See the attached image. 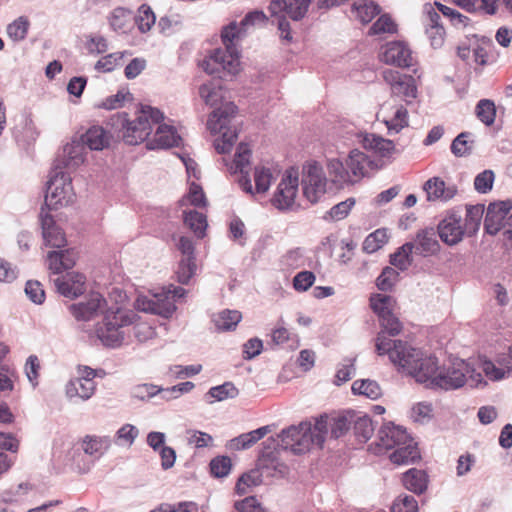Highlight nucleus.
<instances>
[{
	"label": "nucleus",
	"instance_id": "nucleus-1",
	"mask_svg": "<svg viewBox=\"0 0 512 512\" xmlns=\"http://www.w3.org/2000/svg\"><path fill=\"white\" fill-rule=\"evenodd\" d=\"M377 354L387 355L398 371L407 373L428 388L432 387L434 382L432 379L435 378L440 367L435 356L425 354L407 342H390L383 334L377 341Z\"/></svg>",
	"mask_w": 512,
	"mask_h": 512
},
{
	"label": "nucleus",
	"instance_id": "nucleus-2",
	"mask_svg": "<svg viewBox=\"0 0 512 512\" xmlns=\"http://www.w3.org/2000/svg\"><path fill=\"white\" fill-rule=\"evenodd\" d=\"M328 432L327 419L321 418L314 425L302 422L282 430L279 437L281 446L294 454H302L312 447L321 448Z\"/></svg>",
	"mask_w": 512,
	"mask_h": 512
},
{
	"label": "nucleus",
	"instance_id": "nucleus-3",
	"mask_svg": "<svg viewBox=\"0 0 512 512\" xmlns=\"http://www.w3.org/2000/svg\"><path fill=\"white\" fill-rule=\"evenodd\" d=\"M137 319L138 315L133 310L111 307L105 312L103 322L96 328V335L104 346L118 348L129 338V327Z\"/></svg>",
	"mask_w": 512,
	"mask_h": 512
},
{
	"label": "nucleus",
	"instance_id": "nucleus-4",
	"mask_svg": "<svg viewBox=\"0 0 512 512\" xmlns=\"http://www.w3.org/2000/svg\"><path fill=\"white\" fill-rule=\"evenodd\" d=\"M164 113L150 105H141L133 120L127 118L126 113L118 115L117 122L123 129V139L129 145H136L151 134L153 126L163 121Z\"/></svg>",
	"mask_w": 512,
	"mask_h": 512
},
{
	"label": "nucleus",
	"instance_id": "nucleus-5",
	"mask_svg": "<svg viewBox=\"0 0 512 512\" xmlns=\"http://www.w3.org/2000/svg\"><path fill=\"white\" fill-rule=\"evenodd\" d=\"M236 112L237 107L232 102H226L215 109L207 121V128L211 134H220L214 140V147L220 154L230 152L237 140L236 128L231 124Z\"/></svg>",
	"mask_w": 512,
	"mask_h": 512
},
{
	"label": "nucleus",
	"instance_id": "nucleus-6",
	"mask_svg": "<svg viewBox=\"0 0 512 512\" xmlns=\"http://www.w3.org/2000/svg\"><path fill=\"white\" fill-rule=\"evenodd\" d=\"M432 380L434 382L431 388L446 391L461 388L466 383L472 387H478L483 383L482 374L475 372L464 360H457L449 366L439 367L437 375Z\"/></svg>",
	"mask_w": 512,
	"mask_h": 512
},
{
	"label": "nucleus",
	"instance_id": "nucleus-7",
	"mask_svg": "<svg viewBox=\"0 0 512 512\" xmlns=\"http://www.w3.org/2000/svg\"><path fill=\"white\" fill-rule=\"evenodd\" d=\"M202 69L209 75L232 79L241 71L238 49L217 48L201 62Z\"/></svg>",
	"mask_w": 512,
	"mask_h": 512
},
{
	"label": "nucleus",
	"instance_id": "nucleus-8",
	"mask_svg": "<svg viewBox=\"0 0 512 512\" xmlns=\"http://www.w3.org/2000/svg\"><path fill=\"white\" fill-rule=\"evenodd\" d=\"M74 198L70 175L61 169H54L47 182L45 205L49 209H58L72 203Z\"/></svg>",
	"mask_w": 512,
	"mask_h": 512
},
{
	"label": "nucleus",
	"instance_id": "nucleus-9",
	"mask_svg": "<svg viewBox=\"0 0 512 512\" xmlns=\"http://www.w3.org/2000/svg\"><path fill=\"white\" fill-rule=\"evenodd\" d=\"M327 177L323 167L315 162H308L302 169V190L304 197L312 204L317 203L327 191Z\"/></svg>",
	"mask_w": 512,
	"mask_h": 512
},
{
	"label": "nucleus",
	"instance_id": "nucleus-10",
	"mask_svg": "<svg viewBox=\"0 0 512 512\" xmlns=\"http://www.w3.org/2000/svg\"><path fill=\"white\" fill-rule=\"evenodd\" d=\"M299 179L294 169H289L283 175L277 190L271 200L272 204L279 210L292 207L298 192Z\"/></svg>",
	"mask_w": 512,
	"mask_h": 512
},
{
	"label": "nucleus",
	"instance_id": "nucleus-11",
	"mask_svg": "<svg viewBox=\"0 0 512 512\" xmlns=\"http://www.w3.org/2000/svg\"><path fill=\"white\" fill-rule=\"evenodd\" d=\"M135 307L139 311L160 315L164 318L171 317L176 310L175 303L166 289L154 294L151 298L139 296L136 299Z\"/></svg>",
	"mask_w": 512,
	"mask_h": 512
},
{
	"label": "nucleus",
	"instance_id": "nucleus-12",
	"mask_svg": "<svg viewBox=\"0 0 512 512\" xmlns=\"http://www.w3.org/2000/svg\"><path fill=\"white\" fill-rule=\"evenodd\" d=\"M408 437L409 435L403 427L396 426L393 423H385L378 431L375 446L370 447V449L375 454H380L405 444Z\"/></svg>",
	"mask_w": 512,
	"mask_h": 512
},
{
	"label": "nucleus",
	"instance_id": "nucleus-13",
	"mask_svg": "<svg viewBox=\"0 0 512 512\" xmlns=\"http://www.w3.org/2000/svg\"><path fill=\"white\" fill-rule=\"evenodd\" d=\"M382 77L387 85H389L391 93L396 96L408 99H414L417 96V88L414 78L405 75L393 69H384Z\"/></svg>",
	"mask_w": 512,
	"mask_h": 512
},
{
	"label": "nucleus",
	"instance_id": "nucleus-14",
	"mask_svg": "<svg viewBox=\"0 0 512 512\" xmlns=\"http://www.w3.org/2000/svg\"><path fill=\"white\" fill-rule=\"evenodd\" d=\"M277 170L266 165H258L254 170L255 188H253L250 178L247 175L241 176L239 179L240 187L247 193L265 194L272 181L276 178Z\"/></svg>",
	"mask_w": 512,
	"mask_h": 512
},
{
	"label": "nucleus",
	"instance_id": "nucleus-15",
	"mask_svg": "<svg viewBox=\"0 0 512 512\" xmlns=\"http://www.w3.org/2000/svg\"><path fill=\"white\" fill-rule=\"evenodd\" d=\"M512 209V201L491 203L486 212L484 226L487 233L497 234L501 229H507V217Z\"/></svg>",
	"mask_w": 512,
	"mask_h": 512
},
{
	"label": "nucleus",
	"instance_id": "nucleus-16",
	"mask_svg": "<svg viewBox=\"0 0 512 512\" xmlns=\"http://www.w3.org/2000/svg\"><path fill=\"white\" fill-rule=\"evenodd\" d=\"M380 59L387 65L407 68L413 65L410 48L403 42H390L383 47Z\"/></svg>",
	"mask_w": 512,
	"mask_h": 512
},
{
	"label": "nucleus",
	"instance_id": "nucleus-17",
	"mask_svg": "<svg viewBox=\"0 0 512 512\" xmlns=\"http://www.w3.org/2000/svg\"><path fill=\"white\" fill-rule=\"evenodd\" d=\"M106 305V300L100 293L92 292L84 301L71 305L70 310L77 320L88 321L103 311Z\"/></svg>",
	"mask_w": 512,
	"mask_h": 512
},
{
	"label": "nucleus",
	"instance_id": "nucleus-18",
	"mask_svg": "<svg viewBox=\"0 0 512 512\" xmlns=\"http://www.w3.org/2000/svg\"><path fill=\"white\" fill-rule=\"evenodd\" d=\"M153 138L148 141V149H167L179 146L182 138L176 128L170 124L159 122Z\"/></svg>",
	"mask_w": 512,
	"mask_h": 512
},
{
	"label": "nucleus",
	"instance_id": "nucleus-19",
	"mask_svg": "<svg viewBox=\"0 0 512 512\" xmlns=\"http://www.w3.org/2000/svg\"><path fill=\"white\" fill-rule=\"evenodd\" d=\"M465 230L461 224V217L456 214L446 216L438 224V235L447 245L453 246L462 241Z\"/></svg>",
	"mask_w": 512,
	"mask_h": 512
},
{
	"label": "nucleus",
	"instance_id": "nucleus-20",
	"mask_svg": "<svg viewBox=\"0 0 512 512\" xmlns=\"http://www.w3.org/2000/svg\"><path fill=\"white\" fill-rule=\"evenodd\" d=\"M85 276L77 272H68L54 279L55 286L60 294L74 298L85 291Z\"/></svg>",
	"mask_w": 512,
	"mask_h": 512
},
{
	"label": "nucleus",
	"instance_id": "nucleus-21",
	"mask_svg": "<svg viewBox=\"0 0 512 512\" xmlns=\"http://www.w3.org/2000/svg\"><path fill=\"white\" fill-rule=\"evenodd\" d=\"M40 223L42 228V236L45 244L54 248H62L66 245L65 234L56 224L54 219L43 210L40 214Z\"/></svg>",
	"mask_w": 512,
	"mask_h": 512
},
{
	"label": "nucleus",
	"instance_id": "nucleus-22",
	"mask_svg": "<svg viewBox=\"0 0 512 512\" xmlns=\"http://www.w3.org/2000/svg\"><path fill=\"white\" fill-rule=\"evenodd\" d=\"M311 1L312 0H272L269 5V10L273 15L286 12L290 18L297 21L306 15Z\"/></svg>",
	"mask_w": 512,
	"mask_h": 512
},
{
	"label": "nucleus",
	"instance_id": "nucleus-23",
	"mask_svg": "<svg viewBox=\"0 0 512 512\" xmlns=\"http://www.w3.org/2000/svg\"><path fill=\"white\" fill-rule=\"evenodd\" d=\"M346 166L354 182L366 176L370 170H373L374 162L368 156L358 149L352 150L346 160Z\"/></svg>",
	"mask_w": 512,
	"mask_h": 512
},
{
	"label": "nucleus",
	"instance_id": "nucleus-24",
	"mask_svg": "<svg viewBox=\"0 0 512 512\" xmlns=\"http://www.w3.org/2000/svg\"><path fill=\"white\" fill-rule=\"evenodd\" d=\"M428 201H448L452 199L457 190L454 186H446L439 177L428 179L423 186Z\"/></svg>",
	"mask_w": 512,
	"mask_h": 512
},
{
	"label": "nucleus",
	"instance_id": "nucleus-25",
	"mask_svg": "<svg viewBox=\"0 0 512 512\" xmlns=\"http://www.w3.org/2000/svg\"><path fill=\"white\" fill-rule=\"evenodd\" d=\"M360 143L369 151H372L380 157H389L395 151L393 141L384 139L373 133H365L360 135Z\"/></svg>",
	"mask_w": 512,
	"mask_h": 512
},
{
	"label": "nucleus",
	"instance_id": "nucleus-26",
	"mask_svg": "<svg viewBox=\"0 0 512 512\" xmlns=\"http://www.w3.org/2000/svg\"><path fill=\"white\" fill-rule=\"evenodd\" d=\"M412 243L414 244L413 250L415 253L422 256L436 254L440 249L436 232L433 229L419 231Z\"/></svg>",
	"mask_w": 512,
	"mask_h": 512
},
{
	"label": "nucleus",
	"instance_id": "nucleus-27",
	"mask_svg": "<svg viewBox=\"0 0 512 512\" xmlns=\"http://www.w3.org/2000/svg\"><path fill=\"white\" fill-rule=\"evenodd\" d=\"M85 160V146L82 139H72L64 145L61 162L67 168H76Z\"/></svg>",
	"mask_w": 512,
	"mask_h": 512
},
{
	"label": "nucleus",
	"instance_id": "nucleus-28",
	"mask_svg": "<svg viewBox=\"0 0 512 512\" xmlns=\"http://www.w3.org/2000/svg\"><path fill=\"white\" fill-rule=\"evenodd\" d=\"M390 454V460L397 465H408L414 463L420 458V452L417 443L409 436L405 444L399 445L393 449Z\"/></svg>",
	"mask_w": 512,
	"mask_h": 512
},
{
	"label": "nucleus",
	"instance_id": "nucleus-29",
	"mask_svg": "<svg viewBox=\"0 0 512 512\" xmlns=\"http://www.w3.org/2000/svg\"><path fill=\"white\" fill-rule=\"evenodd\" d=\"M95 389V382H88L75 377L66 384L65 393L70 400L78 398L86 401L93 396Z\"/></svg>",
	"mask_w": 512,
	"mask_h": 512
},
{
	"label": "nucleus",
	"instance_id": "nucleus-30",
	"mask_svg": "<svg viewBox=\"0 0 512 512\" xmlns=\"http://www.w3.org/2000/svg\"><path fill=\"white\" fill-rule=\"evenodd\" d=\"M380 13V7L371 0H354L351 6V17L362 24L369 23Z\"/></svg>",
	"mask_w": 512,
	"mask_h": 512
},
{
	"label": "nucleus",
	"instance_id": "nucleus-31",
	"mask_svg": "<svg viewBox=\"0 0 512 512\" xmlns=\"http://www.w3.org/2000/svg\"><path fill=\"white\" fill-rule=\"evenodd\" d=\"M91 150H103L110 144L111 135L101 126H93L81 137Z\"/></svg>",
	"mask_w": 512,
	"mask_h": 512
},
{
	"label": "nucleus",
	"instance_id": "nucleus-32",
	"mask_svg": "<svg viewBox=\"0 0 512 512\" xmlns=\"http://www.w3.org/2000/svg\"><path fill=\"white\" fill-rule=\"evenodd\" d=\"M402 482L407 490L422 494L427 489L428 477L423 470L413 468L404 473Z\"/></svg>",
	"mask_w": 512,
	"mask_h": 512
},
{
	"label": "nucleus",
	"instance_id": "nucleus-33",
	"mask_svg": "<svg viewBox=\"0 0 512 512\" xmlns=\"http://www.w3.org/2000/svg\"><path fill=\"white\" fill-rule=\"evenodd\" d=\"M251 149L248 144L240 143L237 147L234 159L231 163H228L226 159H223L226 166L231 173L240 172L244 175L246 168L250 165Z\"/></svg>",
	"mask_w": 512,
	"mask_h": 512
},
{
	"label": "nucleus",
	"instance_id": "nucleus-34",
	"mask_svg": "<svg viewBox=\"0 0 512 512\" xmlns=\"http://www.w3.org/2000/svg\"><path fill=\"white\" fill-rule=\"evenodd\" d=\"M270 431L269 426H263L248 433L241 434L230 441V448L236 450L247 449L265 437Z\"/></svg>",
	"mask_w": 512,
	"mask_h": 512
},
{
	"label": "nucleus",
	"instance_id": "nucleus-35",
	"mask_svg": "<svg viewBox=\"0 0 512 512\" xmlns=\"http://www.w3.org/2000/svg\"><path fill=\"white\" fill-rule=\"evenodd\" d=\"M381 331L377 334L375 339V348L377 349V341L381 334L390 342H403L402 340H394L390 337L397 336L402 331V324L398 318L393 314H389L380 319Z\"/></svg>",
	"mask_w": 512,
	"mask_h": 512
},
{
	"label": "nucleus",
	"instance_id": "nucleus-36",
	"mask_svg": "<svg viewBox=\"0 0 512 512\" xmlns=\"http://www.w3.org/2000/svg\"><path fill=\"white\" fill-rule=\"evenodd\" d=\"M18 447V441L11 434L0 432V475L11 466V460L5 454V451L16 452Z\"/></svg>",
	"mask_w": 512,
	"mask_h": 512
},
{
	"label": "nucleus",
	"instance_id": "nucleus-37",
	"mask_svg": "<svg viewBox=\"0 0 512 512\" xmlns=\"http://www.w3.org/2000/svg\"><path fill=\"white\" fill-rule=\"evenodd\" d=\"M110 446L108 437L86 436L81 444L82 450L90 456L100 457Z\"/></svg>",
	"mask_w": 512,
	"mask_h": 512
},
{
	"label": "nucleus",
	"instance_id": "nucleus-38",
	"mask_svg": "<svg viewBox=\"0 0 512 512\" xmlns=\"http://www.w3.org/2000/svg\"><path fill=\"white\" fill-rule=\"evenodd\" d=\"M327 170L331 177V181L336 184L353 183L348 167L337 158L327 160Z\"/></svg>",
	"mask_w": 512,
	"mask_h": 512
},
{
	"label": "nucleus",
	"instance_id": "nucleus-39",
	"mask_svg": "<svg viewBox=\"0 0 512 512\" xmlns=\"http://www.w3.org/2000/svg\"><path fill=\"white\" fill-rule=\"evenodd\" d=\"M351 390L355 395H363L372 400H376L382 395L379 384L371 379L354 381Z\"/></svg>",
	"mask_w": 512,
	"mask_h": 512
},
{
	"label": "nucleus",
	"instance_id": "nucleus-40",
	"mask_svg": "<svg viewBox=\"0 0 512 512\" xmlns=\"http://www.w3.org/2000/svg\"><path fill=\"white\" fill-rule=\"evenodd\" d=\"M184 223L198 236L203 237L207 228L206 216L195 210H183Z\"/></svg>",
	"mask_w": 512,
	"mask_h": 512
},
{
	"label": "nucleus",
	"instance_id": "nucleus-41",
	"mask_svg": "<svg viewBox=\"0 0 512 512\" xmlns=\"http://www.w3.org/2000/svg\"><path fill=\"white\" fill-rule=\"evenodd\" d=\"M245 33L244 29L236 21L224 26L221 31V40L224 48L237 49L236 42L241 39Z\"/></svg>",
	"mask_w": 512,
	"mask_h": 512
},
{
	"label": "nucleus",
	"instance_id": "nucleus-42",
	"mask_svg": "<svg viewBox=\"0 0 512 512\" xmlns=\"http://www.w3.org/2000/svg\"><path fill=\"white\" fill-rule=\"evenodd\" d=\"M199 95L207 105L215 106L223 99V89L211 81L199 87Z\"/></svg>",
	"mask_w": 512,
	"mask_h": 512
},
{
	"label": "nucleus",
	"instance_id": "nucleus-43",
	"mask_svg": "<svg viewBox=\"0 0 512 512\" xmlns=\"http://www.w3.org/2000/svg\"><path fill=\"white\" fill-rule=\"evenodd\" d=\"M242 315L237 310H223L214 317V323L218 330L228 331L234 329L240 322Z\"/></svg>",
	"mask_w": 512,
	"mask_h": 512
},
{
	"label": "nucleus",
	"instance_id": "nucleus-44",
	"mask_svg": "<svg viewBox=\"0 0 512 512\" xmlns=\"http://www.w3.org/2000/svg\"><path fill=\"white\" fill-rule=\"evenodd\" d=\"M475 114L483 124L491 126L496 118L495 103L490 99H481L475 107Z\"/></svg>",
	"mask_w": 512,
	"mask_h": 512
},
{
	"label": "nucleus",
	"instance_id": "nucleus-45",
	"mask_svg": "<svg viewBox=\"0 0 512 512\" xmlns=\"http://www.w3.org/2000/svg\"><path fill=\"white\" fill-rule=\"evenodd\" d=\"M413 243H405L394 254L391 255L390 263L404 271L412 264L411 253L414 251Z\"/></svg>",
	"mask_w": 512,
	"mask_h": 512
},
{
	"label": "nucleus",
	"instance_id": "nucleus-46",
	"mask_svg": "<svg viewBox=\"0 0 512 512\" xmlns=\"http://www.w3.org/2000/svg\"><path fill=\"white\" fill-rule=\"evenodd\" d=\"M374 430L373 421L369 416L361 415L354 420V434L359 441H368L372 437Z\"/></svg>",
	"mask_w": 512,
	"mask_h": 512
},
{
	"label": "nucleus",
	"instance_id": "nucleus-47",
	"mask_svg": "<svg viewBox=\"0 0 512 512\" xmlns=\"http://www.w3.org/2000/svg\"><path fill=\"white\" fill-rule=\"evenodd\" d=\"M370 306L381 319L392 313L394 299L388 295L375 294L370 298Z\"/></svg>",
	"mask_w": 512,
	"mask_h": 512
},
{
	"label": "nucleus",
	"instance_id": "nucleus-48",
	"mask_svg": "<svg viewBox=\"0 0 512 512\" xmlns=\"http://www.w3.org/2000/svg\"><path fill=\"white\" fill-rule=\"evenodd\" d=\"M262 475L257 470L244 473L237 481L235 491L238 495L247 494L252 487L260 485Z\"/></svg>",
	"mask_w": 512,
	"mask_h": 512
},
{
	"label": "nucleus",
	"instance_id": "nucleus-49",
	"mask_svg": "<svg viewBox=\"0 0 512 512\" xmlns=\"http://www.w3.org/2000/svg\"><path fill=\"white\" fill-rule=\"evenodd\" d=\"M135 22L142 33L150 31L155 25L156 16L149 5L143 4L139 7Z\"/></svg>",
	"mask_w": 512,
	"mask_h": 512
},
{
	"label": "nucleus",
	"instance_id": "nucleus-50",
	"mask_svg": "<svg viewBox=\"0 0 512 512\" xmlns=\"http://www.w3.org/2000/svg\"><path fill=\"white\" fill-rule=\"evenodd\" d=\"M187 204L194 207H205L207 204L206 197L201 186L195 182L190 183L187 195L180 200L181 206H186Z\"/></svg>",
	"mask_w": 512,
	"mask_h": 512
},
{
	"label": "nucleus",
	"instance_id": "nucleus-51",
	"mask_svg": "<svg viewBox=\"0 0 512 512\" xmlns=\"http://www.w3.org/2000/svg\"><path fill=\"white\" fill-rule=\"evenodd\" d=\"M384 123L389 131L398 133L404 127L408 126V112L404 106H397L390 118H385Z\"/></svg>",
	"mask_w": 512,
	"mask_h": 512
},
{
	"label": "nucleus",
	"instance_id": "nucleus-52",
	"mask_svg": "<svg viewBox=\"0 0 512 512\" xmlns=\"http://www.w3.org/2000/svg\"><path fill=\"white\" fill-rule=\"evenodd\" d=\"M139 436V429L132 424H124L115 434V442L119 446L131 447L137 437Z\"/></svg>",
	"mask_w": 512,
	"mask_h": 512
},
{
	"label": "nucleus",
	"instance_id": "nucleus-53",
	"mask_svg": "<svg viewBox=\"0 0 512 512\" xmlns=\"http://www.w3.org/2000/svg\"><path fill=\"white\" fill-rule=\"evenodd\" d=\"M195 258H182L175 271L177 281L181 284H188L196 273Z\"/></svg>",
	"mask_w": 512,
	"mask_h": 512
},
{
	"label": "nucleus",
	"instance_id": "nucleus-54",
	"mask_svg": "<svg viewBox=\"0 0 512 512\" xmlns=\"http://www.w3.org/2000/svg\"><path fill=\"white\" fill-rule=\"evenodd\" d=\"M388 241V236L385 230L378 229L369 234L363 242V250L367 253H374Z\"/></svg>",
	"mask_w": 512,
	"mask_h": 512
},
{
	"label": "nucleus",
	"instance_id": "nucleus-55",
	"mask_svg": "<svg viewBox=\"0 0 512 512\" xmlns=\"http://www.w3.org/2000/svg\"><path fill=\"white\" fill-rule=\"evenodd\" d=\"M29 21L25 17H19L7 26L6 32L9 38L15 42L23 40L28 32Z\"/></svg>",
	"mask_w": 512,
	"mask_h": 512
},
{
	"label": "nucleus",
	"instance_id": "nucleus-56",
	"mask_svg": "<svg viewBox=\"0 0 512 512\" xmlns=\"http://www.w3.org/2000/svg\"><path fill=\"white\" fill-rule=\"evenodd\" d=\"M207 395L216 401H224L235 398L238 395V390L233 383L225 382L222 385L210 388Z\"/></svg>",
	"mask_w": 512,
	"mask_h": 512
},
{
	"label": "nucleus",
	"instance_id": "nucleus-57",
	"mask_svg": "<svg viewBox=\"0 0 512 512\" xmlns=\"http://www.w3.org/2000/svg\"><path fill=\"white\" fill-rule=\"evenodd\" d=\"M483 215V207L482 206H471L467 208L466 218H465V229L469 235L474 234L480 226L481 219Z\"/></svg>",
	"mask_w": 512,
	"mask_h": 512
},
{
	"label": "nucleus",
	"instance_id": "nucleus-58",
	"mask_svg": "<svg viewBox=\"0 0 512 512\" xmlns=\"http://www.w3.org/2000/svg\"><path fill=\"white\" fill-rule=\"evenodd\" d=\"M433 417V406L429 402H419L410 411V418L417 423H426Z\"/></svg>",
	"mask_w": 512,
	"mask_h": 512
},
{
	"label": "nucleus",
	"instance_id": "nucleus-59",
	"mask_svg": "<svg viewBox=\"0 0 512 512\" xmlns=\"http://www.w3.org/2000/svg\"><path fill=\"white\" fill-rule=\"evenodd\" d=\"M355 200L349 198L343 202L334 205L324 216L326 220L339 221L344 219L354 206Z\"/></svg>",
	"mask_w": 512,
	"mask_h": 512
},
{
	"label": "nucleus",
	"instance_id": "nucleus-60",
	"mask_svg": "<svg viewBox=\"0 0 512 512\" xmlns=\"http://www.w3.org/2000/svg\"><path fill=\"white\" fill-rule=\"evenodd\" d=\"M392 512H418V503L416 499L407 494L399 495L393 502Z\"/></svg>",
	"mask_w": 512,
	"mask_h": 512
},
{
	"label": "nucleus",
	"instance_id": "nucleus-61",
	"mask_svg": "<svg viewBox=\"0 0 512 512\" xmlns=\"http://www.w3.org/2000/svg\"><path fill=\"white\" fill-rule=\"evenodd\" d=\"M131 18V12L125 8L118 7L113 10L109 17V23L113 30L122 31L126 28Z\"/></svg>",
	"mask_w": 512,
	"mask_h": 512
},
{
	"label": "nucleus",
	"instance_id": "nucleus-62",
	"mask_svg": "<svg viewBox=\"0 0 512 512\" xmlns=\"http://www.w3.org/2000/svg\"><path fill=\"white\" fill-rule=\"evenodd\" d=\"M434 5L436 6L437 10L446 18L450 20V22L454 26H466L468 22V18L464 15H462L457 10L448 7L438 1L434 2Z\"/></svg>",
	"mask_w": 512,
	"mask_h": 512
},
{
	"label": "nucleus",
	"instance_id": "nucleus-63",
	"mask_svg": "<svg viewBox=\"0 0 512 512\" xmlns=\"http://www.w3.org/2000/svg\"><path fill=\"white\" fill-rule=\"evenodd\" d=\"M397 31V25L394 23L392 18L388 15H382L378 20L371 26L369 30L370 35H379L383 33L393 34Z\"/></svg>",
	"mask_w": 512,
	"mask_h": 512
},
{
	"label": "nucleus",
	"instance_id": "nucleus-64",
	"mask_svg": "<svg viewBox=\"0 0 512 512\" xmlns=\"http://www.w3.org/2000/svg\"><path fill=\"white\" fill-rule=\"evenodd\" d=\"M237 512H266L262 503L255 496H248L234 503Z\"/></svg>",
	"mask_w": 512,
	"mask_h": 512
}]
</instances>
